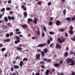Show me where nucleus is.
Returning <instances> with one entry per match:
<instances>
[{"label": "nucleus", "instance_id": "473e14b6", "mask_svg": "<svg viewBox=\"0 0 75 75\" xmlns=\"http://www.w3.org/2000/svg\"><path fill=\"white\" fill-rule=\"evenodd\" d=\"M6 50V48H3L1 49V51H2V52H4L5 50Z\"/></svg>", "mask_w": 75, "mask_h": 75}, {"label": "nucleus", "instance_id": "774afa93", "mask_svg": "<svg viewBox=\"0 0 75 75\" xmlns=\"http://www.w3.org/2000/svg\"><path fill=\"white\" fill-rule=\"evenodd\" d=\"M12 75H16V74L15 73H13Z\"/></svg>", "mask_w": 75, "mask_h": 75}, {"label": "nucleus", "instance_id": "c85d7f7f", "mask_svg": "<svg viewBox=\"0 0 75 75\" xmlns=\"http://www.w3.org/2000/svg\"><path fill=\"white\" fill-rule=\"evenodd\" d=\"M41 36L42 37H44V36H45V34L43 32H42Z\"/></svg>", "mask_w": 75, "mask_h": 75}, {"label": "nucleus", "instance_id": "20e7f679", "mask_svg": "<svg viewBox=\"0 0 75 75\" xmlns=\"http://www.w3.org/2000/svg\"><path fill=\"white\" fill-rule=\"evenodd\" d=\"M37 52H40V54H41L42 57H44L45 56V54L44 52L43 51H41V50L39 49L37 50Z\"/></svg>", "mask_w": 75, "mask_h": 75}, {"label": "nucleus", "instance_id": "0e129e2a", "mask_svg": "<svg viewBox=\"0 0 75 75\" xmlns=\"http://www.w3.org/2000/svg\"><path fill=\"white\" fill-rule=\"evenodd\" d=\"M35 75H40L39 73H35Z\"/></svg>", "mask_w": 75, "mask_h": 75}, {"label": "nucleus", "instance_id": "6e6552de", "mask_svg": "<svg viewBox=\"0 0 75 75\" xmlns=\"http://www.w3.org/2000/svg\"><path fill=\"white\" fill-rule=\"evenodd\" d=\"M8 18L9 19V21H10V20H13L15 18L14 16H12V17H10V16H8Z\"/></svg>", "mask_w": 75, "mask_h": 75}, {"label": "nucleus", "instance_id": "bf43d9fd", "mask_svg": "<svg viewBox=\"0 0 75 75\" xmlns=\"http://www.w3.org/2000/svg\"><path fill=\"white\" fill-rule=\"evenodd\" d=\"M8 4H11V0H8Z\"/></svg>", "mask_w": 75, "mask_h": 75}, {"label": "nucleus", "instance_id": "4468645a", "mask_svg": "<svg viewBox=\"0 0 75 75\" xmlns=\"http://www.w3.org/2000/svg\"><path fill=\"white\" fill-rule=\"evenodd\" d=\"M69 33L70 35H73L74 34V32L72 30H69Z\"/></svg>", "mask_w": 75, "mask_h": 75}, {"label": "nucleus", "instance_id": "49530a36", "mask_svg": "<svg viewBox=\"0 0 75 75\" xmlns=\"http://www.w3.org/2000/svg\"><path fill=\"white\" fill-rule=\"evenodd\" d=\"M47 43H48V45H50V40H47Z\"/></svg>", "mask_w": 75, "mask_h": 75}, {"label": "nucleus", "instance_id": "603ef678", "mask_svg": "<svg viewBox=\"0 0 75 75\" xmlns=\"http://www.w3.org/2000/svg\"><path fill=\"white\" fill-rule=\"evenodd\" d=\"M7 25H8V26L9 27H10L11 25V23H8Z\"/></svg>", "mask_w": 75, "mask_h": 75}, {"label": "nucleus", "instance_id": "a18cd8bd", "mask_svg": "<svg viewBox=\"0 0 75 75\" xmlns=\"http://www.w3.org/2000/svg\"><path fill=\"white\" fill-rule=\"evenodd\" d=\"M51 61H52L51 59H49V60L48 59L47 61V62H50Z\"/></svg>", "mask_w": 75, "mask_h": 75}, {"label": "nucleus", "instance_id": "393cba45", "mask_svg": "<svg viewBox=\"0 0 75 75\" xmlns=\"http://www.w3.org/2000/svg\"><path fill=\"white\" fill-rule=\"evenodd\" d=\"M59 30L61 32H63L64 31V30L62 28H60L59 29Z\"/></svg>", "mask_w": 75, "mask_h": 75}, {"label": "nucleus", "instance_id": "72a5a7b5", "mask_svg": "<svg viewBox=\"0 0 75 75\" xmlns=\"http://www.w3.org/2000/svg\"><path fill=\"white\" fill-rule=\"evenodd\" d=\"M28 22H32L33 21V20L30 18H28Z\"/></svg>", "mask_w": 75, "mask_h": 75}, {"label": "nucleus", "instance_id": "a19ab883", "mask_svg": "<svg viewBox=\"0 0 75 75\" xmlns=\"http://www.w3.org/2000/svg\"><path fill=\"white\" fill-rule=\"evenodd\" d=\"M21 33V31H18L17 32H16V34L17 35L20 34Z\"/></svg>", "mask_w": 75, "mask_h": 75}, {"label": "nucleus", "instance_id": "c9c22d12", "mask_svg": "<svg viewBox=\"0 0 75 75\" xmlns=\"http://www.w3.org/2000/svg\"><path fill=\"white\" fill-rule=\"evenodd\" d=\"M54 44L53 43H52L50 44V47L51 48H53V46H54Z\"/></svg>", "mask_w": 75, "mask_h": 75}, {"label": "nucleus", "instance_id": "5701e85b", "mask_svg": "<svg viewBox=\"0 0 75 75\" xmlns=\"http://www.w3.org/2000/svg\"><path fill=\"white\" fill-rule=\"evenodd\" d=\"M16 48H17V50H22V48L20 47H17Z\"/></svg>", "mask_w": 75, "mask_h": 75}, {"label": "nucleus", "instance_id": "6e6d98bb", "mask_svg": "<svg viewBox=\"0 0 75 75\" xmlns=\"http://www.w3.org/2000/svg\"><path fill=\"white\" fill-rule=\"evenodd\" d=\"M16 59H20V57L18 56H17L16 57Z\"/></svg>", "mask_w": 75, "mask_h": 75}, {"label": "nucleus", "instance_id": "e2e57ef3", "mask_svg": "<svg viewBox=\"0 0 75 75\" xmlns=\"http://www.w3.org/2000/svg\"><path fill=\"white\" fill-rule=\"evenodd\" d=\"M0 72L1 73H2V70L1 68H0Z\"/></svg>", "mask_w": 75, "mask_h": 75}, {"label": "nucleus", "instance_id": "5fc2aeb1", "mask_svg": "<svg viewBox=\"0 0 75 75\" xmlns=\"http://www.w3.org/2000/svg\"><path fill=\"white\" fill-rule=\"evenodd\" d=\"M19 30H20V29H19L18 28H17L16 30V32H17L19 31Z\"/></svg>", "mask_w": 75, "mask_h": 75}, {"label": "nucleus", "instance_id": "7ed1b4c3", "mask_svg": "<svg viewBox=\"0 0 75 75\" xmlns=\"http://www.w3.org/2000/svg\"><path fill=\"white\" fill-rule=\"evenodd\" d=\"M58 42H59L60 43L62 44V42H64L65 41V38H63L61 40L60 38H58L57 39Z\"/></svg>", "mask_w": 75, "mask_h": 75}, {"label": "nucleus", "instance_id": "09e8293b", "mask_svg": "<svg viewBox=\"0 0 75 75\" xmlns=\"http://www.w3.org/2000/svg\"><path fill=\"white\" fill-rule=\"evenodd\" d=\"M48 60V59H45V58L43 59V60L44 61H45V62H46V61H47Z\"/></svg>", "mask_w": 75, "mask_h": 75}, {"label": "nucleus", "instance_id": "0eeeda50", "mask_svg": "<svg viewBox=\"0 0 75 75\" xmlns=\"http://www.w3.org/2000/svg\"><path fill=\"white\" fill-rule=\"evenodd\" d=\"M55 47L56 48H58L59 50H60L61 49V46L60 45H59V44H56Z\"/></svg>", "mask_w": 75, "mask_h": 75}, {"label": "nucleus", "instance_id": "a878e982", "mask_svg": "<svg viewBox=\"0 0 75 75\" xmlns=\"http://www.w3.org/2000/svg\"><path fill=\"white\" fill-rule=\"evenodd\" d=\"M22 26L23 28H26L28 27L27 25L26 24H25L24 25H22Z\"/></svg>", "mask_w": 75, "mask_h": 75}, {"label": "nucleus", "instance_id": "f03ea898", "mask_svg": "<svg viewBox=\"0 0 75 75\" xmlns=\"http://www.w3.org/2000/svg\"><path fill=\"white\" fill-rule=\"evenodd\" d=\"M16 40H16L15 41L14 43L15 44H17L19 43H20V38L18 37V35L16 36Z\"/></svg>", "mask_w": 75, "mask_h": 75}, {"label": "nucleus", "instance_id": "052dcab7", "mask_svg": "<svg viewBox=\"0 0 75 75\" xmlns=\"http://www.w3.org/2000/svg\"><path fill=\"white\" fill-rule=\"evenodd\" d=\"M75 75V74L74 71H73V72H72L71 75Z\"/></svg>", "mask_w": 75, "mask_h": 75}, {"label": "nucleus", "instance_id": "a211bd4d", "mask_svg": "<svg viewBox=\"0 0 75 75\" xmlns=\"http://www.w3.org/2000/svg\"><path fill=\"white\" fill-rule=\"evenodd\" d=\"M13 67L15 69H18L19 68V66L17 65H14Z\"/></svg>", "mask_w": 75, "mask_h": 75}, {"label": "nucleus", "instance_id": "4d7b16f0", "mask_svg": "<svg viewBox=\"0 0 75 75\" xmlns=\"http://www.w3.org/2000/svg\"><path fill=\"white\" fill-rule=\"evenodd\" d=\"M37 33L38 34V35H40V33L39 31H37Z\"/></svg>", "mask_w": 75, "mask_h": 75}, {"label": "nucleus", "instance_id": "79ce46f5", "mask_svg": "<svg viewBox=\"0 0 75 75\" xmlns=\"http://www.w3.org/2000/svg\"><path fill=\"white\" fill-rule=\"evenodd\" d=\"M66 13V10L65 9H64V11H63V14H64V15H65V14Z\"/></svg>", "mask_w": 75, "mask_h": 75}, {"label": "nucleus", "instance_id": "1a4fd4ad", "mask_svg": "<svg viewBox=\"0 0 75 75\" xmlns=\"http://www.w3.org/2000/svg\"><path fill=\"white\" fill-rule=\"evenodd\" d=\"M11 41V40L10 38H7L6 40L4 39L3 40V41L4 42H10Z\"/></svg>", "mask_w": 75, "mask_h": 75}, {"label": "nucleus", "instance_id": "864d4df0", "mask_svg": "<svg viewBox=\"0 0 75 75\" xmlns=\"http://www.w3.org/2000/svg\"><path fill=\"white\" fill-rule=\"evenodd\" d=\"M3 44L1 43H0V47L1 48L3 47Z\"/></svg>", "mask_w": 75, "mask_h": 75}, {"label": "nucleus", "instance_id": "c03bdc74", "mask_svg": "<svg viewBox=\"0 0 75 75\" xmlns=\"http://www.w3.org/2000/svg\"><path fill=\"white\" fill-rule=\"evenodd\" d=\"M40 67H41L42 68H45V66L44 65H41L40 66Z\"/></svg>", "mask_w": 75, "mask_h": 75}, {"label": "nucleus", "instance_id": "dca6fc26", "mask_svg": "<svg viewBox=\"0 0 75 75\" xmlns=\"http://www.w3.org/2000/svg\"><path fill=\"white\" fill-rule=\"evenodd\" d=\"M54 67H58L60 66V65H59V63H55L54 64Z\"/></svg>", "mask_w": 75, "mask_h": 75}, {"label": "nucleus", "instance_id": "423d86ee", "mask_svg": "<svg viewBox=\"0 0 75 75\" xmlns=\"http://www.w3.org/2000/svg\"><path fill=\"white\" fill-rule=\"evenodd\" d=\"M46 43L43 44H40L37 46V47H38L42 48L45 46V45H46Z\"/></svg>", "mask_w": 75, "mask_h": 75}, {"label": "nucleus", "instance_id": "58836bf2", "mask_svg": "<svg viewBox=\"0 0 75 75\" xmlns=\"http://www.w3.org/2000/svg\"><path fill=\"white\" fill-rule=\"evenodd\" d=\"M72 21H74V20H75V16H74V17H71Z\"/></svg>", "mask_w": 75, "mask_h": 75}, {"label": "nucleus", "instance_id": "f704fd0d", "mask_svg": "<svg viewBox=\"0 0 75 75\" xmlns=\"http://www.w3.org/2000/svg\"><path fill=\"white\" fill-rule=\"evenodd\" d=\"M43 30L45 31V32H46L47 31V28L46 27H44L43 28Z\"/></svg>", "mask_w": 75, "mask_h": 75}, {"label": "nucleus", "instance_id": "cd10ccee", "mask_svg": "<svg viewBox=\"0 0 75 75\" xmlns=\"http://www.w3.org/2000/svg\"><path fill=\"white\" fill-rule=\"evenodd\" d=\"M10 55V53L8 52H7L5 54V56H8Z\"/></svg>", "mask_w": 75, "mask_h": 75}, {"label": "nucleus", "instance_id": "412c9836", "mask_svg": "<svg viewBox=\"0 0 75 75\" xmlns=\"http://www.w3.org/2000/svg\"><path fill=\"white\" fill-rule=\"evenodd\" d=\"M4 20L5 21V22H7L8 21V19L7 17H5L4 18Z\"/></svg>", "mask_w": 75, "mask_h": 75}, {"label": "nucleus", "instance_id": "37998d69", "mask_svg": "<svg viewBox=\"0 0 75 75\" xmlns=\"http://www.w3.org/2000/svg\"><path fill=\"white\" fill-rule=\"evenodd\" d=\"M52 24H53V23L52 22H49V25H51Z\"/></svg>", "mask_w": 75, "mask_h": 75}, {"label": "nucleus", "instance_id": "c756f323", "mask_svg": "<svg viewBox=\"0 0 75 75\" xmlns=\"http://www.w3.org/2000/svg\"><path fill=\"white\" fill-rule=\"evenodd\" d=\"M9 36H10L9 34H8V33L6 34V37L7 38H8L9 37Z\"/></svg>", "mask_w": 75, "mask_h": 75}, {"label": "nucleus", "instance_id": "6ab92c4d", "mask_svg": "<svg viewBox=\"0 0 75 75\" xmlns=\"http://www.w3.org/2000/svg\"><path fill=\"white\" fill-rule=\"evenodd\" d=\"M50 70H47L46 71V72L45 73V75H48L49 74V72H50Z\"/></svg>", "mask_w": 75, "mask_h": 75}, {"label": "nucleus", "instance_id": "69168bd1", "mask_svg": "<svg viewBox=\"0 0 75 75\" xmlns=\"http://www.w3.org/2000/svg\"><path fill=\"white\" fill-rule=\"evenodd\" d=\"M10 35H13V33L12 32H11L10 34Z\"/></svg>", "mask_w": 75, "mask_h": 75}, {"label": "nucleus", "instance_id": "2eb2a0df", "mask_svg": "<svg viewBox=\"0 0 75 75\" xmlns=\"http://www.w3.org/2000/svg\"><path fill=\"white\" fill-rule=\"evenodd\" d=\"M33 23L35 24L37 23L38 21L36 18H35L34 21H33Z\"/></svg>", "mask_w": 75, "mask_h": 75}, {"label": "nucleus", "instance_id": "2f4dec72", "mask_svg": "<svg viewBox=\"0 0 75 75\" xmlns=\"http://www.w3.org/2000/svg\"><path fill=\"white\" fill-rule=\"evenodd\" d=\"M5 10V8H3L1 9V12L4 11Z\"/></svg>", "mask_w": 75, "mask_h": 75}, {"label": "nucleus", "instance_id": "ea45409f", "mask_svg": "<svg viewBox=\"0 0 75 75\" xmlns=\"http://www.w3.org/2000/svg\"><path fill=\"white\" fill-rule=\"evenodd\" d=\"M11 8L9 7H7L6 8V10L7 11H9L11 10Z\"/></svg>", "mask_w": 75, "mask_h": 75}, {"label": "nucleus", "instance_id": "e433bc0d", "mask_svg": "<svg viewBox=\"0 0 75 75\" xmlns=\"http://www.w3.org/2000/svg\"><path fill=\"white\" fill-rule=\"evenodd\" d=\"M37 4H38V5H40L41 4V2L38 1V2H37Z\"/></svg>", "mask_w": 75, "mask_h": 75}, {"label": "nucleus", "instance_id": "f3484780", "mask_svg": "<svg viewBox=\"0 0 75 75\" xmlns=\"http://www.w3.org/2000/svg\"><path fill=\"white\" fill-rule=\"evenodd\" d=\"M48 49L47 48H45L43 50L44 53H47L48 52Z\"/></svg>", "mask_w": 75, "mask_h": 75}, {"label": "nucleus", "instance_id": "ddd939ff", "mask_svg": "<svg viewBox=\"0 0 75 75\" xmlns=\"http://www.w3.org/2000/svg\"><path fill=\"white\" fill-rule=\"evenodd\" d=\"M24 17L26 18L27 16V11H25L23 13Z\"/></svg>", "mask_w": 75, "mask_h": 75}, {"label": "nucleus", "instance_id": "338daca9", "mask_svg": "<svg viewBox=\"0 0 75 75\" xmlns=\"http://www.w3.org/2000/svg\"><path fill=\"white\" fill-rule=\"evenodd\" d=\"M53 20V19L52 18V17L50 18V21H52Z\"/></svg>", "mask_w": 75, "mask_h": 75}, {"label": "nucleus", "instance_id": "13d9d810", "mask_svg": "<svg viewBox=\"0 0 75 75\" xmlns=\"http://www.w3.org/2000/svg\"><path fill=\"white\" fill-rule=\"evenodd\" d=\"M11 71H12V72H13V71L14 69L13 67H11Z\"/></svg>", "mask_w": 75, "mask_h": 75}, {"label": "nucleus", "instance_id": "8fccbe9b", "mask_svg": "<svg viewBox=\"0 0 75 75\" xmlns=\"http://www.w3.org/2000/svg\"><path fill=\"white\" fill-rule=\"evenodd\" d=\"M51 2H49L48 4H47V5L49 6H51Z\"/></svg>", "mask_w": 75, "mask_h": 75}, {"label": "nucleus", "instance_id": "b1692460", "mask_svg": "<svg viewBox=\"0 0 75 75\" xmlns=\"http://www.w3.org/2000/svg\"><path fill=\"white\" fill-rule=\"evenodd\" d=\"M49 33L51 35H53L55 34V33H54L53 31H50V32H49Z\"/></svg>", "mask_w": 75, "mask_h": 75}, {"label": "nucleus", "instance_id": "f257e3e1", "mask_svg": "<svg viewBox=\"0 0 75 75\" xmlns=\"http://www.w3.org/2000/svg\"><path fill=\"white\" fill-rule=\"evenodd\" d=\"M66 62L67 63H69V62H71L70 64V65L71 66H73L75 65V61L74 60H72V59H70L69 58H67L66 59Z\"/></svg>", "mask_w": 75, "mask_h": 75}, {"label": "nucleus", "instance_id": "4be33fe9", "mask_svg": "<svg viewBox=\"0 0 75 75\" xmlns=\"http://www.w3.org/2000/svg\"><path fill=\"white\" fill-rule=\"evenodd\" d=\"M64 55L65 57H67L68 55V53L67 52H66L64 53Z\"/></svg>", "mask_w": 75, "mask_h": 75}, {"label": "nucleus", "instance_id": "9b49d317", "mask_svg": "<svg viewBox=\"0 0 75 75\" xmlns=\"http://www.w3.org/2000/svg\"><path fill=\"white\" fill-rule=\"evenodd\" d=\"M21 8H23V10L26 11L27 10V8L26 7H25L24 5L21 6Z\"/></svg>", "mask_w": 75, "mask_h": 75}, {"label": "nucleus", "instance_id": "aec40b11", "mask_svg": "<svg viewBox=\"0 0 75 75\" xmlns=\"http://www.w3.org/2000/svg\"><path fill=\"white\" fill-rule=\"evenodd\" d=\"M66 20L68 21H71V18L70 17H67L66 18Z\"/></svg>", "mask_w": 75, "mask_h": 75}, {"label": "nucleus", "instance_id": "3c124183", "mask_svg": "<svg viewBox=\"0 0 75 75\" xmlns=\"http://www.w3.org/2000/svg\"><path fill=\"white\" fill-rule=\"evenodd\" d=\"M40 64H44V61H41L40 62Z\"/></svg>", "mask_w": 75, "mask_h": 75}, {"label": "nucleus", "instance_id": "680f3d73", "mask_svg": "<svg viewBox=\"0 0 75 75\" xmlns=\"http://www.w3.org/2000/svg\"><path fill=\"white\" fill-rule=\"evenodd\" d=\"M65 36H66V37H68V35H67V33H65Z\"/></svg>", "mask_w": 75, "mask_h": 75}, {"label": "nucleus", "instance_id": "f8f14e48", "mask_svg": "<svg viewBox=\"0 0 75 75\" xmlns=\"http://www.w3.org/2000/svg\"><path fill=\"white\" fill-rule=\"evenodd\" d=\"M23 62L22 61H21L20 62V64H19V65L20 66V67H23Z\"/></svg>", "mask_w": 75, "mask_h": 75}, {"label": "nucleus", "instance_id": "7c9ffc66", "mask_svg": "<svg viewBox=\"0 0 75 75\" xmlns=\"http://www.w3.org/2000/svg\"><path fill=\"white\" fill-rule=\"evenodd\" d=\"M64 73H59V72H58L57 73V75H64Z\"/></svg>", "mask_w": 75, "mask_h": 75}, {"label": "nucleus", "instance_id": "39448f33", "mask_svg": "<svg viewBox=\"0 0 75 75\" xmlns=\"http://www.w3.org/2000/svg\"><path fill=\"white\" fill-rule=\"evenodd\" d=\"M61 23L62 22H61L59 20L56 21L55 22V24L57 26L60 25Z\"/></svg>", "mask_w": 75, "mask_h": 75}, {"label": "nucleus", "instance_id": "4c0bfd02", "mask_svg": "<svg viewBox=\"0 0 75 75\" xmlns=\"http://www.w3.org/2000/svg\"><path fill=\"white\" fill-rule=\"evenodd\" d=\"M70 30H72L73 28L72 25H70L69 27Z\"/></svg>", "mask_w": 75, "mask_h": 75}, {"label": "nucleus", "instance_id": "9d476101", "mask_svg": "<svg viewBox=\"0 0 75 75\" xmlns=\"http://www.w3.org/2000/svg\"><path fill=\"white\" fill-rule=\"evenodd\" d=\"M36 59H39L40 57V55L39 54H37L36 55Z\"/></svg>", "mask_w": 75, "mask_h": 75}, {"label": "nucleus", "instance_id": "de8ad7c7", "mask_svg": "<svg viewBox=\"0 0 75 75\" xmlns=\"http://www.w3.org/2000/svg\"><path fill=\"white\" fill-rule=\"evenodd\" d=\"M59 63L61 64H63V61L62 60H61L59 62Z\"/></svg>", "mask_w": 75, "mask_h": 75}, {"label": "nucleus", "instance_id": "bb28decb", "mask_svg": "<svg viewBox=\"0 0 75 75\" xmlns=\"http://www.w3.org/2000/svg\"><path fill=\"white\" fill-rule=\"evenodd\" d=\"M28 60V59L27 58H25L24 59H23V61L24 62L27 61Z\"/></svg>", "mask_w": 75, "mask_h": 75}]
</instances>
